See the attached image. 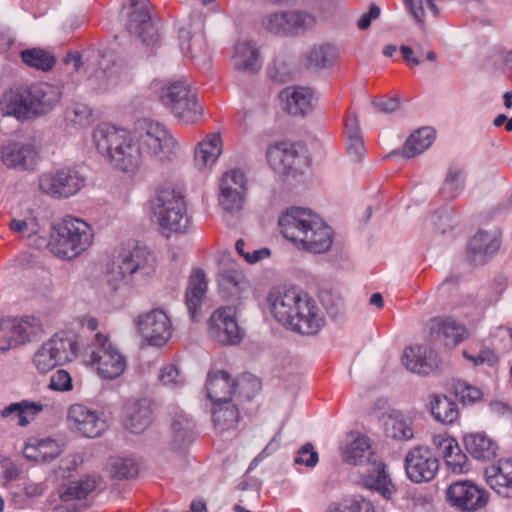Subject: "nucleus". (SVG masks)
Returning <instances> with one entry per match:
<instances>
[{
    "mask_svg": "<svg viewBox=\"0 0 512 512\" xmlns=\"http://www.w3.org/2000/svg\"><path fill=\"white\" fill-rule=\"evenodd\" d=\"M98 152L115 168L135 174L146 160L132 134L124 129L102 123L93 133Z\"/></svg>",
    "mask_w": 512,
    "mask_h": 512,
    "instance_id": "obj_1",
    "label": "nucleus"
},
{
    "mask_svg": "<svg viewBox=\"0 0 512 512\" xmlns=\"http://www.w3.org/2000/svg\"><path fill=\"white\" fill-rule=\"evenodd\" d=\"M156 258L146 247L135 245L123 248L107 272V284L111 291L119 290L128 277L145 279L154 274Z\"/></svg>",
    "mask_w": 512,
    "mask_h": 512,
    "instance_id": "obj_2",
    "label": "nucleus"
},
{
    "mask_svg": "<svg viewBox=\"0 0 512 512\" xmlns=\"http://www.w3.org/2000/svg\"><path fill=\"white\" fill-rule=\"evenodd\" d=\"M372 454L369 438L358 436L347 446L344 452V460L353 465L367 463V467L361 473L363 484L371 490H376L384 498L389 499L396 491L395 486L386 472V466L383 462H370Z\"/></svg>",
    "mask_w": 512,
    "mask_h": 512,
    "instance_id": "obj_3",
    "label": "nucleus"
},
{
    "mask_svg": "<svg viewBox=\"0 0 512 512\" xmlns=\"http://www.w3.org/2000/svg\"><path fill=\"white\" fill-rule=\"evenodd\" d=\"M132 135L145 159L166 160L177 145L163 124L150 119L138 120Z\"/></svg>",
    "mask_w": 512,
    "mask_h": 512,
    "instance_id": "obj_4",
    "label": "nucleus"
},
{
    "mask_svg": "<svg viewBox=\"0 0 512 512\" xmlns=\"http://www.w3.org/2000/svg\"><path fill=\"white\" fill-rule=\"evenodd\" d=\"M53 245L55 254L64 259H74L86 251L93 242L92 227L82 219L67 216L55 227Z\"/></svg>",
    "mask_w": 512,
    "mask_h": 512,
    "instance_id": "obj_5",
    "label": "nucleus"
},
{
    "mask_svg": "<svg viewBox=\"0 0 512 512\" xmlns=\"http://www.w3.org/2000/svg\"><path fill=\"white\" fill-rule=\"evenodd\" d=\"M160 101L183 124H195L203 117V107L196 93L183 81L162 88Z\"/></svg>",
    "mask_w": 512,
    "mask_h": 512,
    "instance_id": "obj_6",
    "label": "nucleus"
},
{
    "mask_svg": "<svg viewBox=\"0 0 512 512\" xmlns=\"http://www.w3.org/2000/svg\"><path fill=\"white\" fill-rule=\"evenodd\" d=\"M151 209L160 227L184 232L189 224L183 195L172 188L159 190L151 200Z\"/></svg>",
    "mask_w": 512,
    "mask_h": 512,
    "instance_id": "obj_7",
    "label": "nucleus"
},
{
    "mask_svg": "<svg viewBox=\"0 0 512 512\" xmlns=\"http://www.w3.org/2000/svg\"><path fill=\"white\" fill-rule=\"evenodd\" d=\"M78 352L74 334L59 332L44 342L33 356V364L40 373H47L56 366L72 361Z\"/></svg>",
    "mask_w": 512,
    "mask_h": 512,
    "instance_id": "obj_8",
    "label": "nucleus"
},
{
    "mask_svg": "<svg viewBox=\"0 0 512 512\" xmlns=\"http://www.w3.org/2000/svg\"><path fill=\"white\" fill-rule=\"evenodd\" d=\"M85 177L72 167H64L40 175V191L52 198L63 199L77 194L85 185Z\"/></svg>",
    "mask_w": 512,
    "mask_h": 512,
    "instance_id": "obj_9",
    "label": "nucleus"
},
{
    "mask_svg": "<svg viewBox=\"0 0 512 512\" xmlns=\"http://www.w3.org/2000/svg\"><path fill=\"white\" fill-rule=\"evenodd\" d=\"M91 362L105 379H115L126 369V359L109 338L98 332L94 336L90 353Z\"/></svg>",
    "mask_w": 512,
    "mask_h": 512,
    "instance_id": "obj_10",
    "label": "nucleus"
},
{
    "mask_svg": "<svg viewBox=\"0 0 512 512\" xmlns=\"http://www.w3.org/2000/svg\"><path fill=\"white\" fill-rule=\"evenodd\" d=\"M40 321L35 317L0 319V352L31 342L41 333Z\"/></svg>",
    "mask_w": 512,
    "mask_h": 512,
    "instance_id": "obj_11",
    "label": "nucleus"
},
{
    "mask_svg": "<svg viewBox=\"0 0 512 512\" xmlns=\"http://www.w3.org/2000/svg\"><path fill=\"white\" fill-rule=\"evenodd\" d=\"M208 335L223 345H236L244 337L238 325L236 309L231 306L217 308L208 319Z\"/></svg>",
    "mask_w": 512,
    "mask_h": 512,
    "instance_id": "obj_12",
    "label": "nucleus"
},
{
    "mask_svg": "<svg viewBox=\"0 0 512 512\" xmlns=\"http://www.w3.org/2000/svg\"><path fill=\"white\" fill-rule=\"evenodd\" d=\"M447 500L462 512H476L489 501V492L470 480L456 481L447 489Z\"/></svg>",
    "mask_w": 512,
    "mask_h": 512,
    "instance_id": "obj_13",
    "label": "nucleus"
},
{
    "mask_svg": "<svg viewBox=\"0 0 512 512\" xmlns=\"http://www.w3.org/2000/svg\"><path fill=\"white\" fill-rule=\"evenodd\" d=\"M307 296V293L295 287L271 292L268 302L273 317L283 326L289 328L299 309L306 308L304 301Z\"/></svg>",
    "mask_w": 512,
    "mask_h": 512,
    "instance_id": "obj_14",
    "label": "nucleus"
},
{
    "mask_svg": "<svg viewBox=\"0 0 512 512\" xmlns=\"http://www.w3.org/2000/svg\"><path fill=\"white\" fill-rule=\"evenodd\" d=\"M405 471L407 477L414 483L429 482L436 476L439 460L425 446H415L405 456Z\"/></svg>",
    "mask_w": 512,
    "mask_h": 512,
    "instance_id": "obj_15",
    "label": "nucleus"
},
{
    "mask_svg": "<svg viewBox=\"0 0 512 512\" xmlns=\"http://www.w3.org/2000/svg\"><path fill=\"white\" fill-rule=\"evenodd\" d=\"M263 25L270 33L284 36L312 28L315 25V18L302 11L279 12L268 15Z\"/></svg>",
    "mask_w": 512,
    "mask_h": 512,
    "instance_id": "obj_16",
    "label": "nucleus"
},
{
    "mask_svg": "<svg viewBox=\"0 0 512 512\" xmlns=\"http://www.w3.org/2000/svg\"><path fill=\"white\" fill-rule=\"evenodd\" d=\"M127 29L146 45H154L158 40V31L150 15L148 0H130Z\"/></svg>",
    "mask_w": 512,
    "mask_h": 512,
    "instance_id": "obj_17",
    "label": "nucleus"
},
{
    "mask_svg": "<svg viewBox=\"0 0 512 512\" xmlns=\"http://www.w3.org/2000/svg\"><path fill=\"white\" fill-rule=\"evenodd\" d=\"M67 421L71 429L78 431L88 438L99 437L107 429L103 413L83 404H73L70 406Z\"/></svg>",
    "mask_w": 512,
    "mask_h": 512,
    "instance_id": "obj_18",
    "label": "nucleus"
},
{
    "mask_svg": "<svg viewBox=\"0 0 512 512\" xmlns=\"http://www.w3.org/2000/svg\"><path fill=\"white\" fill-rule=\"evenodd\" d=\"M137 327L143 338L152 346L164 345L172 335V323L161 309H154L137 319Z\"/></svg>",
    "mask_w": 512,
    "mask_h": 512,
    "instance_id": "obj_19",
    "label": "nucleus"
},
{
    "mask_svg": "<svg viewBox=\"0 0 512 512\" xmlns=\"http://www.w3.org/2000/svg\"><path fill=\"white\" fill-rule=\"evenodd\" d=\"M37 155L33 141H13L0 148V161L8 169L33 170Z\"/></svg>",
    "mask_w": 512,
    "mask_h": 512,
    "instance_id": "obj_20",
    "label": "nucleus"
},
{
    "mask_svg": "<svg viewBox=\"0 0 512 512\" xmlns=\"http://www.w3.org/2000/svg\"><path fill=\"white\" fill-rule=\"evenodd\" d=\"M316 214L311 210L292 207L279 217V227L281 234L295 246L302 237L306 236L307 231Z\"/></svg>",
    "mask_w": 512,
    "mask_h": 512,
    "instance_id": "obj_21",
    "label": "nucleus"
},
{
    "mask_svg": "<svg viewBox=\"0 0 512 512\" xmlns=\"http://www.w3.org/2000/svg\"><path fill=\"white\" fill-rule=\"evenodd\" d=\"M0 112L2 116H12L17 120L33 117L28 87L19 86L6 90L0 96Z\"/></svg>",
    "mask_w": 512,
    "mask_h": 512,
    "instance_id": "obj_22",
    "label": "nucleus"
},
{
    "mask_svg": "<svg viewBox=\"0 0 512 512\" xmlns=\"http://www.w3.org/2000/svg\"><path fill=\"white\" fill-rule=\"evenodd\" d=\"M267 161L280 174H295L300 170V157L293 143L282 141L271 146L266 153Z\"/></svg>",
    "mask_w": 512,
    "mask_h": 512,
    "instance_id": "obj_23",
    "label": "nucleus"
},
{
    "mask_svg": "<svg viewBox=\"0 0 512 512\" xmlns=\"http://www.w3.org/2000/svg\"><path fill=\"white\" fill-rule=\"evenodd\" d=\"M500 248L495 232L479 230L467 243L466 260L472 265H483Z\"/></svg>",
    "mask_w": 512,
    "mask_h": 512,
    "instance_id": "obj_24",
    "label": "nucleus"
},
{
    "mask_svg": "<svg viewBox=\"0 0 512 512\" xmlns=\"http://www.w3.org/2000/svg\"><path fill=\"white\" fill-rule=\"evenodd\" d=\"M305 233L306 236L301 238L297 248L320 254L328 251L333 243L332 228L318 215L315 216L310 228Z\"/></svg>",
    "mask_w": 512,
    "mask_h": 512,
    "instance_id": "obj_25",
    "label": "nucleus"
},
{
    "mask_svg": "<svg viewBox=\"0 0 512 512\" xmlns=\"http://www.w3.org/2000/svg\"><path fill=\"white\" fill-rule=\"evenodd\" d=\"M402 363L409 371L420 375H429L438 367L436 353L425 345L405 348Z\"/></svg>",
    "mask_w": 512,
    "mask_h": 512,
    "instance_id": "obj_26",
    "label": "nucleus"
},
{
    "mask_svg": "<svg viewBox=\"0 0 512 512\" xmlns=\"http://www.w3.org/2000/svg\"><path fill=\"white\" fill-rule=\"evenodd\" d=\"M306 308H300L290 324V330L303 335H315L324 326V317L315 300L309 295L304 301Z\"/></svg>",
    "mask_w": 512,
    "mask_h": 512,
    "instance_id": "obj_27",
    "label": "nucleus"
},
{
    "mask_svg": "<svg viewBox=\"0 0 512 512\" xmlns=\"http://www.w3.org/2000/svg\"><path fill=\"white\" fill-rule=\"evenodd\" d=\"M430 338L454 347L468 337L467 329L451 318H434L429 324Z\"/></svg>",
    "mask_w": 512,
    "mask_h": 512,
    "instance_id": "obj_28",
    "label": "nucleus"
},
{
    "mask_svg": "<svg viewBox=\"0 0 512 512\" xmlns=\"http://www.w3.org/2000/svg\"><path fill=\"white\" fill-rule=\"evenodd\" d=\"M487 484L499 496L512 499V458L499 460L497 465L485 468Z\"/></svg>",
    "mask_w": 512,
    "mask_h": 512,
    "instance_id": "obj_29",
    "label": "nucleus"
},
{
    "mask_svg": "<svg viewBox=\"0 0 512 512\" xmlns=\"http://www.w3.org/2000/svg\"><path fill=\"white\" fill-rule=\"evenodd\" d=\"M284 109L291 115L304 116L313 109L314 94L308 87H287L280 93Z\"/></svg>",
    "mask_w": 512,
    "mask_h": 512,
    "instance_id": "obj_30",
    "label": "nucleus"
},
{
    "mask_svg": "<svg viewBox=\"0 0 512 512\" xmlns=\"http://www.w3.org/2000/svg\"><path fill=\"white\" fill-rule=\"evenodd\" d=\"M232 62L235 70L251 75L259 72L262 66L259 49L247 40L235 44Z\"/></svg>",
    "mask_w": 512,
    "mask_h": 512,
    "instance_id": "obj_31",
    "label": "nucleus"
},
{
    "mask_svg": "<svg viewBox=\"0 0 512 512\" xmlns=\"http://www.w3.org/2000/svg\"><path fill=\"white\" fill-rule=\"evenodd\" d=\"M207 290V280L201 269H196L190 276L189 284L185 293V304L193 321L200 317L202 302Z\"/></svg>",
    "mask_w": 512,
    "mask_h": 512,
    "instance_id": "obj_32",
    "label": "nucleus"
},
{
    "mask_svg": "<svg viewBox=\"0 0 512 512\" xmlns=\"http://www.w3.org/2000/svg\"><path fill=\"white\" fill-rule=\"evenodd\" d=\"M95 488L96 481L90 477L70 482L60 494L63 505L56 507V511L77 512L80 506H77L73 501L85 499Z\"/></svg>",
    "mask_w": 512,
    "mask_h": 512,
    "instance_id": "obj_33",
    "label": "nucleus"
},
{
    "mask_svg": "<svg viewBox=\"0 0 512 512\" xmlns=\"http://www.w3.org/2000/svg\"><path fill=\"white\" fill-rule=\"evenodd\" d=\"M152 404L147 399L130 402L126 406L125 428L132 433L143 432L151 423Z\"/></svg>",
    "mask_w": 512,
    "mask_h": 512,
    "instance_id": "obj_34",
    "label": "nucleus"
},
{
    "mask_svg": "<svg viewBox=\"0 0 512 512\" xmlns=\"http://www.w3.org/2000/svg\"><path fill=\"white\" fill-rule=\"evenodd\" d=\"M466 451L475 459L491 461L497 455L498 445L485 433H469L463 438Z\"/></svg>",
    "mask_w": 512,
    "mask_h": 512,
    "instance_id": "obj_35",
    "label": "nucleus"
},
{
    "mask_svg": "<svg viewBox=\"0 0 512 512\" xmlns=\"http://www.w3.org/2000/svg\"><path fill=\"white\" fill-rule=\"evenodd\" d=\"M30 102L35 115L44 114L49 111L59 100V90L48 83H40L28 87Z\"/></svg>",
    "mask_w": 512,
    "mask_h": 512,
    "instance_id": "obj_36",
    "label": "nucleus"
},
{
    "mask_svg": "<svg viewBox=\"0 0 512 512\" xmlns=\"http://www.w3.org/2000/svg\"><path fill=\"white\" fill-rule=\"evenodd\" d=\"M235 382L231 380L226 371H216L209 373L206 382L207 397L213 403L229 401L231 395L235 392Z\"/></svg>",
    "mask_w": 512,
    "mask_h": 512,
    "instance_id": "obj_37",
    "label": "nucleus"
},
{
    "mask_svg": "<svg viewBox=\"0 0 512 512\" xmlns=\"http://www.w3.org/2000/svg\"><path fill=\"white\" fill-rule=\"evenodd\" d=\"M62 445L57 441L47 439H30L24 447V456L34 461L49 462L62 453Z\"/></svg>",
    "mask_w": 512,
    "mask_h": 512,
    "instance_id": "obj_38",
    "label": "nucleus"
},
{
    "mask_svg": "<svg viewBox=\"0 0 512 512\" xmlns=\"http://www.w3.org/2000/svg\"><path fill=\"white\" fill-rule=\"evenodd\" d=\"M44 406L40 402L22 400L4 407L0 411L2 418L17 419V424L25 427L42 412Z\"/></svg>",
    "mask_w": 512,
    "mask_h": 512,
    "instance_id": "obj_39",
    "label": "nucleus"
},
{
    "mask_svg": "<svg viewBox=\"0 0 512 512\" xmlns=\"http://www.w3.org/2000/svg\"><path fill=\"white\" fill-rule=\"evenodd\" d=\"M222 153V141L219 134H212L198 144L195 150V163L198 167L213 165Z\"/></svg>",
    "mask_w": 512,
    "mask_h": 512,
    "instance_id": "obj_40",
    "label": "nucleus"
},
{
    "mask_svg": "<svg viewBox=\"0 0 512 512\" xmlns=\"http://www.w3.org/2000/svg\"><path fill=\"white\" fill-rule=\"evenodd\" d=\"M212 417L215 428L222 433L236 428L240 414L237 406L229 400L225 401V404L223 402L214 403Z\"/></svg>",
    "mask_w": 512,
    "mask_h": 512,
    "instance_id": "obj_41",
    "label": "nucleus"
},
{
    "mask_svg": "<svg viewBox=\"0 0 512 512\" xmlns=\"http://www.w3.org/2000/svg\"><path fill=\"white\" fill-rule=\"evenodd\" d=\"M344 125L347 136V153L352 161L359 162L364 156L365 147L357 117L348 115Z\"/></svg>",
    "mask_w": 512,
    "mask_h": 512,
    "instance_id": "obj_42",
    "label": "nucleus"
},
{
    "mask_svg": "<svg viewBox=\"0 0 512 512\" xmlns=\"http://www.w3.org/2000/svg\"><path fill=\"white\" fill-rule=\"evenodd\" d=\"M435 139V132L430 127H423L412 133L402 149V156L413 158L428 149Z\"/></svg>",
    "mask_w": 512,
    "mask_h": 512,
    "instance_id": "obj_43",
    "label": "nucleus"
},
{
    "mask_svg": "<svg viewBox=\"0 0 512 512\" xmlns=\"http://www.w3.org/2000/svg\"><path fill=\"white\" fill-rule=\"evenodd\" d=\"M179 39L180 49L184 57L194 60L207 55V46L203 33L191 34L187 29L182 28Z\"/></svg>",
    "mask_w": 512,
    "mask_h": 512,
    "instance_id": "obj_44",
    "label": "nucleus"
},
{
    "mask_svg": "<svg viewBox=\"0 0 512 512\" xmlns=\"http://www.w3.org/2000/svg\"><path fill=\"white\" fill-rule=\"evenodd\" d=\"M430 411L435 420L443 424H452L459 418L457 404L445 395L432 396Z\"/></svg>",
    "mask_w": 512,
    "mask_h": 512,
    "instance_id": "obj_45",
    "label": "nucleus"
},
{
    "mask_svg": "<svg viewBox=\"0 0 512 512\" xmlns=\"http://www.w3.org/2000/svg\"><path fill=\"white\" fill-rule=\"evenodd\" d=\"M336 56L335 48L329 44L314 46L306 55V67L310 70L326 68L332 65Z\"/></svg>",
    "mask_w": 512,
    "mask_h": 512,
    "instance_id": "obj_46",
    "label": "nucleus"
},
{
    "mask_svg": "<svg viewBox=\"0 0 512 512\" xmlns=\"http://www.w3.org/2000/svg\"><path fill=\"white\" fill-rule=\"evenodd\" d=\"M67 125L76 129L86 128L93 123L92 109L84 103H72L64 113Z\"/></svg>",
    "mask_w": 512,
    "mask_h": 512,
    "instance_id": "obj_47",
    "label": "nucleus"
},
{
    "mask_svg": "<svg viewBox=\"0 0 512 512\" xmlns=\"http://www.w3.org/2000/svg\"><path fill=\"white\" fill-rule=\"evenodd\" d=\"M464 170L459 166H450L440 189V195L445 200L456 198L463 189Z\"/></svg>",
    "mask_w": 512,
    "mask_h": 512,
    "instance_id": "obj_48",
    "label": "nucleus"
},
{
    "mask_svg": "<svg viewBox=\"0 0 512 512\" xmlns=\"http://www.w3.org/2000/svg\"><path fill=\"white\" fill-rule=\"evenodd\" d=\"M219 189V205L225 212L234 214L243 209L246 202L245 192L231 190L227 185H220Z\"/></svg>",
    "mask_w": 512,
    "mask_h": 512,
    "instance_id": "obj_49",
    "label": "nucleus"
},
{
    "mask_svg": "<svg viewBox=\"0 0 512 512\" xmlns=\"http://www.w3.org/2000/svg\"><path fill=\"white\" fill-rule=\"evenodd\" d=\"M21 59L26 65L42 71L51 70L55 64V57L40 48H32L22 51Z\"/></svg>",
    "mask_w": 512,
    "mask_h": 512,
    "instance_id": "obj_50",
    "label": "nucleus"
},
{
    "mask_svg": "<svg viewBox=\"0 0 512 512\" xmlns=\"http://www.w3.org/2000/svg\"><path fill=\"white\" fill-rule=\"evenodd\" d=\"M450 391L464 404H473L482 398L479 388L462 381L453 379L450 384Z\"/></svg>",
    "mask_w": 512,
    "mask_h": 512,
    "instance_id": "obj_51",
    "label": "nucleus"
},
{
    "mask_svg": "<svg viewBox=\"0 0 512 512\" xmlns=\"http://www.w3.org/2000/svg\"><path fill=\"white\" fill-rule=\"evenodd\" d=\"M385 434L395 440H410L414 431L406 420L391 416L385 421Z\"/></svg>",
    "mask_w": 512,
    "mask_h": 512,
    "instance_id": "obj_52",
    "label": "nucleus"
},
{
    "mask_svg": "<svg viewBox=\"0 0 512 512\" xmlns=\"http://www.w3.org/2000/svg\"><path fill=\"white\" fill-rule=\"evenodd\" d=\"M443 457L447 466L454 473H464L469 470L468 458L461 451L457 441L454 444L450 443L449 448L444 451Z\"/></svg>",
    "mask_w": 512,
    "mask_h": 512,
    "instance_id": "obj_53",
    "label": "nucleus"
},
{
    "mask_svg": "<svg viewBox=\"0 0 512 512\" xmlns=\"http://www.w3.org/2000/svg\"><path fill=\"white\" fill-rule=\"evenodd\" d=\"M110 474L115 479H128L138 474V465L128 458H116L110 464Z\"/></svg>",
    "mask_w": 512,
    "mask_h": 512,
    "instance_id": "obj_54",
    "label": "nucleus"
},
{
    "mask_svg": "<svg viewBox=\"0 0 512 512\" xmlns=\"http://www.w3.org/2000/svg\"><path fill=\"white\" fill-rule=\"evenodd\" d=\"M220 185H227L231 187V190L247 193V179L245 174L239 169L226 172L221 178Z\"/></svg>",
    "mask_w": 512,
    "mask_h": 512,
    "instance_id": "obj_55",
    "label": "nucleus"
},
{
    "mask_svg": "<svg viewBox=\"0 0 512 512\" xmlns=\"http://www.w3.org/2000/svg\"><path fill=\"white\" fill-rule=\"evenodd\" d=\"M10 230L22 234L24 237L31 239L39 232V226L34 219H12L9 224Z\"/></svg>",
    "mask_w": 512,
    "mask_h": 512,
    "instance_id": "obj_56",
    "label": "nucleus"
},
{
    "mask_svg": "<svg viewBox=\"0 0 512 512\" xmlns=\"http://www.w3.org/2000/svg\"><path fill=\"white\" fill-rule=\"evenodd\" d=\"M319 456L311 443L304 444L297 452L294 458L295 465H305L312 468L318 463Z\"/></svg>",
    "mask_w": 512,
    "mask_h": 512,
    "instance_id": "obj_57",
    "label": "nucleus"
},
{
    "mask_svg": "<svg viewBox=\"0 0 512 512\" xmlns=\"http://www.w3.org/2000/svg\"><path fill=\"white\" fill-rule=\"evenodd\" d=\"M49 388L60 392L72 390L73 383L70 374L64 369H58L50 378Z\"/></svg>",
    "mask_w": 512,
    "mask_h": 512,
    "instance_id": "obj_58",
    "label": "nucleus"
},
{
    "mask_svg": "<svg viewBox=\"0 0 512 512\" xmlns=\"http://www.w3.org/2000/svg\"><path fill=\"white\" fill-rule=\"evenodd\" d=\"M327 512H375V509L370 501L361 499L347 504H340L330 508Z\"/></svg>",
    "mask_w": 512,
    "mask_h": 512,
    "instance_id": "obj_59",
    "label": "nucleus"
},
{
    "mask_svg": "<svg viewBox=\"0 0 512 512\" xmlns=\"http://www.w3.org/2000/svg\"><path fill=\"white\" fill-rule=\"evenodd\" d=\"M159 379L164 385L170 387L182 385L184 382V379L174 365L164 366L160 370Z\"/></svg>",
    "mask_w": 512,
    "mask_h": 512,
    "instance_id": "obj_60",
    "label": "nucleus"
},
{
    "mask_svg": "<svg viewBox=\"0 0 512 512\" xmlns=\"http://www.w3.org/2000/svg\"><path fill=\"white\" fill-rule=\"evenodd\" d=\"M101 73L107 78L111 84H116L119 74L121 72V66L117 65L112 60V56L104 55L100 62Z\"/></svg>",
    "mask_w": 512,
    "mask_h": 512,
    "instance_id": "obj_61",
    "label": "nucleus"
},
{
    "mask_svg": "<svg viewBox=\"0 0 512 512\" xmlns=\"http://www.w3.org/2000/svg\"><path fill=\"white\" fill-rule=\"evenodd\" d=\"M171 426L176 437L181 441L187 438L192 429L191 421L184 414L176 415L172 420Z\"/></svg>",
    "mask_w": 512,
    "mask_h": 512,
    "instance_id": "obj_62",
    "label": "nucleus"
},
{
    "mask_svg": "<svg viewBox=\"0 0 512 512\" xmlns=\"http://www.w3.org/2000/svg\"><path fill=\"white\" fill-rule=\"evenodd\" d=\"M372 104L377 110L385 113L394 112L400 106V102L397 98L387 97H382L380 99L374 100Z\"/></svg>",
    "mask_w": 512,
    "mask_h": 512,
    "instance_id": "obj_63",
    "label": "nucleus"
},
{
    "mask_svg": "<svg viewBox=\"0 0 512 512\" xmlns=\"http://www.w3.org/2000/svg\"><path fill=\"white\" fill-rule=\"evenodd\" d=\"M380 15V8L376 4H371L368 13H364L358 20V28L366 30L370 27L373 19H377Z\"/></svg>",
    "mask_w": 512,
    "mask_h": 512,
    "instance_id": "obj_64",
    "label": "nucleus"
}]
</instances>
